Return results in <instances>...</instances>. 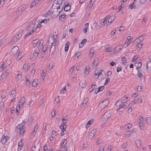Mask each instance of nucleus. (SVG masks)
Returning <instances> with one entry per match:
<instances>
[{"label": "nucleus", "instance_id": "obj_54", "mask_svg": "<svg viewBox=\"0 0 151 151\" xmlns=\"http://www.w3.org/2000/svg\"><path fill=\"white\" fill-rule=\"evenodd\" d=\"M96 129H93L91 130L90 133L95 135L96 134Z\"/></svg>", "mask_w": 151, "mask_h": 151}, {"label": "nucleus", "instance_id": "obj_9", "mask_svg": "<svg viewBox=\"0 0 151 151\" xmlns=\"http://www.w3.org/2000/svg\"><path fill=\"white\" fill-rule=\"evenodd\" d=\"M25 99L24 97L22 98L20 101L18 103V105H19V109H20V107H22L25 103Z\"/></svg>", "mask_w": 151, "mask_h": 151}, {"label": "nucleus", "instance_id": "obj_25", "mask_svg": "<svg viewBox=\"0 0 151 151\" xmlns=\"http://www.w3.org/2000/svg\"><path fill=\"white\" fill-rule=\"evenodd\" d=\"M135 132V131H134V129H133L132 131L129 130L127 132L126 134H125V135L127 136L128 137H129L131 133Z\"/></svg>", "mask_w": 151, "mask_h": 151}, {"label": "nucleus", "instance_id": "obj_31", "mask_svg": "<svg viewBox=\"0 0 151 151\" xmlns=\"http://www.w3.org/2000/svg\"><path fill=\"white\" fill-rule=\"evenodd\" d=\"M25 84L27 87H29L30 85V82L27 78L25 80Z\"/></svg>", "mask_w": 151, "mask_h": 151}, {"label": "nucleus", "instance_id": "obj_40", "mask_svg": "<svg viewBox=\"0 0 151 151\" xmlns=\"http://www.w3.org/2000/svg\"><path fill=\"white\" fill-rule=\"evenodd\" d=\"M18 40L17 39V38L16 37H14L11 40V42H12V43H14L16 42Z\"/></svg>", "mask_w": 151, "mask_h": 151}, {"label": "nucleus", "instance_id": "obj_45", "mask_svg": "<svg viewBox=\"0 0 151 151\" xmlns=\"http://www.w3.org/2000/svg\"><path fill=\"white\" fill-rule=\"evenodd\" d=\"M66 126L62 125L61 124V125L60 126V128L62 129V130H63L64 131H65L66 130Z\"/></svg>", "mask_w": 151, "mask_h": 151}, {"label": "nucleus", "instance_id": "obj_22", "mask_svg": "<svg viewBox=\"0 0 151 151\" xmlns=\"http://www.w3.org/2000/svg\"><path fill=\"white\" fill-rule=\"evenodd\" d=\"M49 21V18L45 19H44L40 20V22L42 23H43L45 24H47Z\"/></svg>", "mask_w": 151, "mask_h": 151}, {"label": "nucleus", "instance_id": "obj_56", "mask_svg": "<svg viewBox=\"0 0 151 151\" xmlns=\"http://www.w3.org/2000/svg\"><path fill=\"white\" fill-rule=\"evenodd\" d=\"M128 41H127V42H125L124 44V46L125 47H126L127 46H128L129 44V43Z\"/></svg>", "mask_w": 151, "mask_h": 151}, {"label": "nucleus", "instance_id": "obj_20", "mask_svg": "<svg viewBox=\"0 0 151 151\" xmlns=\"http://www.w3.org/2000/svg\"><path fill=\"white\" fill-rule=\"evenodd\" d=\"M39 40L38 39H36L34 40L32 42V45L33 47H35L37 46Z\"/></svg>", "mask_w": 151, "mask_h": 151}, {"label": "nucleus", "instance_id": "obj_13", "mask_svg": "<svg viewBox=\"0 0 151 151\" xmlns=\"http://www.w3.org/2000/svg\"><path fill=\"white\" fill-rule=\"evenodd\" d=\"M9 137L8 136H5L4 135H3L1 139V142L2 143L3 145L5 144L7 140V139H8Z\"/></svg>", "mask_w": 151, "mask_h": 151}, {"label": "nucleus", "instance_id": "obj_32", "mask_svg": "<svg viewBox=\"0 0 151 151\" xmlns=\"http://www.w3.org/2000/svg\"><path fill=\"white\" fill-rule=\"evenodd\" d=\"M88 101V99L87 98H84V99L82 102V105H83V107L85 106H86L87 102Z\"/></svg>", "mask_w": 151, "mask_h": 151}, {"label": "nucleus", "instance_id": "obj_14", "mask_svg": "<svg viewBox=\"0 0 151 151\" xmlns=\"http://www.w3.org/2000/svg\"><path fill=\"white\" fill-rule=\"evenodd\" d=\"M10 71L8 70H6L4 72H3L1 75V78H6L7 76L8 75Z\"/></svg>", "mask_w": 151, "mask_h": 151}, {"label": "nucleus", "instance_id": "obj_37", "mask_svg": "<svg viewBox=\"0 0 151 151\" xmlns=\"http://www.w3.org/2000/svg\"><path fill=\"white\" fill-rule=\"evenodd\" d=\"M140 141L139 140H136L135 141V143L137 147H139L140 146Z\"/></svg>", "mask_w": 151, "mask_h": 151}, {"label": "nucleus", "instance_id": "obj_49", "mask_svg": "<svg viewBox=\"0 0 151 151\" xmlns=\"http://www.w3.org/2000/svg\"><path fill=\"white\" fill-rule=\"evenodd\" d=\"M20 131V134L22 136H23L24 134V133L25 131V130L23 129H22Z\"/></svg>", "mask_w": 151, "mask_h": 151}, {"label": "nucleus", "instance_id": "obj_23", "mask_svg": "<svg viewBox=\"0 0 151 151\" xmlns=\"http://www.w3.org/2000/svg\"><path fill=\"white\" fill-rule=\"evenodd\" d=\"M70 44V43L68 42H67L65 44V52L68 51Z\"/></svg>", "mask_w": 151, "mask_h": 151}, {"label": "nucleus", "instance_id": "obj_2", "mask_svg": "<svg viewBox=\"0 0 151 151\" xmlns=\"http://www.w3.org/2000/svg\"><path fill=\"white\" fill-rule=\"evenodd\" d=\"M57 37V35H56V37L55 38L54 36L52 35L51 34L48 40V43L51 44L50 45H53L54 43H55V42H57V40L56 37Z\"/></svg>", "mask_w": 151, "mask_h": 151}, {"label": "nucleus", "instance_id": "obj_47", "mask_svg": "<svg viewBox=\"0 0 151 151\" xmlns=\"http://www.w3.org/2000/svg\"><path fill=\"white\" fill-rule=\"evenodd\" d=\"M66 91V89L65 88H65H63L61 89L60 91V93H64Z\"/></svg>", "mask_w": 151, "mask_h": 151}, {"label": "nucleus", "instance_id": "obj_46", "mask_svg": "<svg viewBox=\"0 0 151 151\" xmlns=\"http://www.w3.org/2000/svg\"><path fill=\"white\" fill-rule=\"evenodd\" d=\"M41 75L42 78V79L44 80L45 79V76L46 75L45 73H44L43 72V70L42 72V73L41 74Z\"/></svg>", "mask_w": 151, "mask_h": 151}, {"label": "nucleus", "instance_id": "obj_64", "mask_svg": "<svg viewBox=\"0 0 151 151\" xmlns=\"http://www.w3.org/2000/svg\"><path fill=\"white\" fill-rule=\"evenodd\" d=\"M46 55V53L45 52H42L41 55V57L43 58Z\"/></svg>", "mask_w": 151, "mask_h": 151}, {"label": "nucleus", "instance_id": "obj_52", "mask_svg": "<svg viewBox=\"0 0 151 151\" xmlns=\"http://www.w3.org/2000/svg\"><path fill=\"white\" fill-rule=\"evenodd\" d=\"M53 62L50 63L49 65V69L51 70L53 68Z\"/></svg>", "mask_w": 151, "mask_h": 151}, {"label": "nucleus", "instance_id": "obj_26", "mask_svg": "<svg viewBox=\"0 0 151 151\" xmlns=\"http://www.w3.org/2000/svg\"><path fill=\"white\" fill-rule=\"evenodd\" d=\"M63 0H55L53 3L54 4H61Z\"/></svg>", "mask_w": 151, "mask_h": 151}, {"label": "nucleus", "instance_id": "obj_21", "mask_svg": "<svg viewBox=\"0 0 151 151\" xmlns=\"http://www.w3.org/2000/svg\"><path fill=\"white\" fill-rule=\"evenodd\" d=\"M142 63L141 62H136L134 64V65L136 67L137 69L140 68L142 66Z\"/></svg>", "mask_w": 151, "mask_h": 151}, {"label": "nucleus", "instance_id": "obj_7", "mask_svg": "<svg viewBox=\"0 0 151 151\" xmlns=\"http://www.w3.org/2000/svg\"><path fill=\"white\" fill-rule=\"evenodd\" d=\"M111 116V113L110 111H107L103 116V119H104V120H106Z\"/></svg>", "mask_w": 151, "mask_h": 151}, {"label": "nucleus", "instance_id": "obj_34", "mask_svg": "<svg viewBox=\"0 0 151 151\" xmlns=\"http://www.w3.org/2000/svg\"><path fill=\"white\" fill-rule=\"evenodd\" d=\"M145 121L146 123L147 124H150L151 123V119L149 117H146Z\"/></svg>", "mask_w": 151, "mask_h": 151}, {"label": "nucleus", "instance_id": "obj_41", "mask_svg": "<svg viewBox=\"0 0 151 151\" xmlns=\"http://www.w3.org/2000/svg\"><path fill=\"white\" fill-rule=\"evenodd\" d=\"M22 54L21 52H19L18 54L17 59L19 60L22 58Z\"/></svg>", "mask_w": 151, "mask_h": 151}, {"label": "nucleus", "instance_id": "obj_39", "mask_svg": "<svg viewBox=\"0 0 151 151\" xmlns=\"http://www.w3.org/2000/svg\"><path fill=\"white\" fill-rule=\"evenodd\" d=\"M29 65L25 63L23 65V69H25L26 68L27 70L28 69V68H29Z\"/></svg>", "mask_w": 151, "mask_h": 151}, {"label": "nucleus", "instance_id": "obj_36", "mask_svg": "<svg viewBox=\"0 0 151 151\" xmlns=\"http://www.w3.org/2000/svg\"><path fill=\"white\" fill-rule=\"evenodd\" d=\"M0 68L1 70H3L6 68V66L4 64L1 65Z\"/></svg>", "mask_w": 151, "mask_h": 151}, {"label": "nucleus", "instance_id": "obj_43", "mask_svg": "<svg viewBox=\"0 0 151 151\" xmlns=\"http://www.w3.org/2000/svg\"><path fill=\"white\" fill-rule=\"evenodd\" d=\"M137 1L136 0H134L133 3L130 4V5H129V8L130 9H132V8H133V6L134 5V4H135L136 2Z\"/></svg>", "mask_w": 151, "mask_h": 151}, {"label": "nucleus", "instance_id": "obj_30", "mask_svg": "<svg viewBox=\"0 0 151 151\" xmlns=\"http://www.w3.org/2000/svg\"><path fill=\"white\" fill-rule=\"evenodd\" d=\"M88 25H89V24L88 23H87L86 24H85V28H84V29H83V32L85 33H86V32L87 31V29H88Z\"/></svg>", "mask_w": 151, "mask_h": 151}, {"label": "nucleus", "instance_id": "obj_59", "mask_svg": "<svg viewBox=\"0 0 151 151\" xmlns=\"http://www.w3.org/2000/svg\"><path fill=\"white\" fill-rule=\"evenodd\" d=\"M19 147H22L23 146V143L22 141L21 140L20 142H19L18 143Z\"/></svg>", "mask_w": 151, "mask_h": 151}, {"label": "nucleus", "instance_id": "obj_15", "mask_svg": "<svg viewBox=\"0 0 151 151\" xmlns=\"http://www.w3.org/2000/svg\"><path fill=\"white\" fill-rule=\"evenodd\" d=\"M35 24L34 22H31L28 24V29L29 30H31L33 29L35 27Z\"/></svg>", "mask_w": 151, "mask_h": 151}, {"label": "nucleus", "instance_id": "obj_60", "mask_svg": "<svg viewBox=\"0 0 151 151\" xmlns=\"http://www.w3.org/2000/svg\"><path fill=\"white\" fill-rule=\"evenodd\" d=\"M55 114H56V111L54 110H53V112H52L51 113L52 116V117H54L55 116Z\"/></svg>", "mask_w": 151, "mask_h": 151}, {"label": "nucleus", "instance_id": "obj_8", "mask_svg": "<svg viewBox=\"0 0 151 151\" xmlns=\"http://www.w3.org/2000/svg\"><path fill=\"white\" fill-rule=\"evenodd\" d=\"M25 122H23L22 123L19 124L18 125H17L16 128L15 130L16 132L19 131L21 129H22V128L23 127V126L25 124Z\"/></svg>", "mask_w": 151, "mask_h": 151}, {"label": "nucleus", "instance_id": "obj_18", "mask_svg": "<svg viewBox=\"0 0 151 151\" xmlns=\"http://www.w3.org/2000/svg\"><path fill=\"white\" fill-rule=\"evenodd\" d=\"M39 52V47L37 48L35 50V52L33 54V56L34 57L36 58L37 57Z\"/></svg>", "mask_w": 151, "mask_h": 151}, {"label": "nucleus", "instance_id": "obj_12", "mask_svg": "<svg viewBox=\"0 0 151 151\" xmlns=\"http://www.w3.org/2000/svg\"><path fill=\"white\" fill-rule=\"evenodd\" d=\"M128 101H127L126 102H125V103H124L118 109H117V111L118 110L120 109L121 108H124V109H126L127 108L128 106H129V104H128Z\"/></svg>", "mask_w": 151, "mask_h": 151}, {"label": "nucleus", "instance_id": "obj_19", "mask_svg": "<svg viewBox=\"0 0 151 151\" xmlns=\"http://www.w3.org/2000/svg\"><path fill=\"white\" fill-rule=\"evenodd\" d=\"M85 82V81H81L80 82L79 85L82 88H83L86 86V84Z\"/></svg>", "mask_w": 151, "mask_h": 151}, {"label": "nucleus", "instance_id": "obj_61", "mask_svg": "<svg viewBox=\"0 0 151 151\" xmlns=\"http://www.w3.org/2000/svg\"><path fill=\"white\" fill-rule=\"evenodd\" d=\"M84 44L83 43V42H81L79 44V47L80 48L83 47L84 46Z\"/></svg>", "mask_w": 151, "mask_h": 151}, {"label": "nucleus", "instance_id": "obj_4", "mask_svg": "<svg viewBox=\"0 0 151 151\" xmlns=\"http://www.w3.org/2000/svg\"><path fill=\"white\" fill-rule=\"evenodd\" d=\"M40 143H35L32 148L31 151H40Z\"/></svg>", "mask_w": 151, "mask_h": 151}, {"label": "nucleus", "instance_id": "obj_16", "mask_svg": "<svg viewBox=\"0 0 151 151\" xmlns=\"http://www.w3.org/2000/svg\"><path fill=\"white\" fill-rule=\"evenodd\" d=\"M67 140L65 139H63L62 140V142H61V148H63L65 147V145L67 143Z\"/></svg>", "mask_w": 151, "mask_h": 151}, {"label": "nucleus", "instance_id": "obj_33", "mask_svg": "<svg viewBox=\"0 0 151 151\" xmlns=\"http://www.w3.org/2000/svg\"><path fill=\"white\" fill-rule=\"evenodd\" d=\"M37 80L34 79L32 82V85L33 86H37Z\"/></svg>", "mask_w": 151, "mask_h": 151}, {"label": "nucleus", "instance_id": "obj_11", "mask_svg": "<svg viewBox=\"0 0 151 151\" xmlns=\"http://www.w3.org/2000/svg\"><path fill=\"white\" fill-rule=\"evenodd\" d=\"M146 72L151 71V61H148L146 63Z\"/></svg>", "mask_w": 151, "mask_h": 151}, {"label": "nucleus", "instance_id": "obj_63", "mask_svg": "<svg viewBox=\"0 0 151 151\" xmlns=\"http://www.w3.org/2000/svg\"><path fill=\"white\" fill-rule=\"evenodd\" d=\"M118 47H116L114 49V54L115 53H117L118 51H119V50L117 49Z\"/></svg>", "mask_w": 151, "mask_h": 151}, {"label": "nucleus", "instance_id": "obj_55", "mask_svg": "<svg viewBox=\"0 0 151 151\" xmlns=\"http://www.w3.org/2000/svg\"><path fill=\"white\" fill-rule=\"evenodd\" d=\"M98 63V62L97 59H96L94 60V61L93 63V64L94 65H95L96 66Z\"/></svg>", "mask_w": 151, "mask_h": 151}, {"label": "nucleus", "instance_id": "obj_6", "mask_svg": "<svg viewBox=\"0 0 151 151\" xmlns=\"http://www.w3.org/2000/svg\"><path fill=\"white\" fill-rule=\"evenodd\" d=\"M57 42H55V43H54V45H49L50 46V52H51L52 54H53L55 51L56 49L55 45H57Z\"/></svg>", "mask_w": 151, "mask_h": 151}, {"label": "nucleus", "instance_id": "obj_62", "mask_svg": "<svg viewBox=\"0 0 151 151\" xmlns=\"http://www.w3.org/2000/svg\"><path fill=\"white\" fill-rule=\"evenodd\" d=\"M126 126H127V129H129L132 127V125L131 124H128Z\"/></svg>", "mask_w": 151, "mask_h": 151}, {"label": "nucleus", "instance_id": "obj_48", "mask_svg": "<svg viewBox=\"0 0 151 151\" xmlns=\"http://www.w3.org/2000/svg\"><path fill=\"white\" fill-rule=\"evenodd\" d=\"M110 80V78L109 77L107 78L104 84V85H105L106 84H107V83L109 82Z\"/></svg>", "mask_w": 151, "mask_h": 151}, {"label": "nucleus", "instance_id": "obj_42", "mask_svg": "<svg viewBox=\"0 0 151 151\" xmlns=\"http://www.w3.org/2000/svg\"><path fill=\"white\" fill-rule=\"evenodd\" d=\"M1 98L2 99H4L6 96V93L3 92L1 94Z\"/></svg>", "mask_w": 151, "mask_h": 151}, {"label": "nucleus", "instance_id": "obj_53", "mask_svg": "<svg viewBox=\"0 0 151 151\" xmlns=\"http://www.w3.org/2000/svg\"><path fill=\"white\" fill-rule=\"evenodd\" d=\"M47 48L48 47L44 46L42 48V52H45L47 50Z\"/></svg>", "mask_w": 151, "mask_h": 151}, {"label": "nucleus", "instance_id": "obj_51", "mask_svg": "<svg viewBox=\"0 0 151 151\" xmlns=\"http://www.w3.org/2000/svg\"><path fill=\"white\" fill-rule=\"evenodd\" d=\"M34 117L32 116L30 117V119H28V121L29 122V123L32 122L33 121Z\"/></svg>", "mask_w": 151, "mask_h": 151}, {"label": "nucleus", "instance_id": "obj_38", "mask_svg": "<svg viewBox=\"0 0 151 151\" xmlns=\"http://www.w3.org/2000/svg\"><path fill=\"white\" fill-rule=\"evenodd\" d=\"M22 77V74L18 73L17 75L16 78H17L18 80H20L21 79Z\"/></svg>", "mask_w": 151, "mask_h": 151}, {"label": "nucleus", "instance_id": "obj_17", "mask_svg": "<svg viewBox=\"0 0 151 151\" xmlns=\"http://www.w3.org/2000/svg\"><path fill=\"white\" fill-rule=\"evenodd\" d=\"M138 76L140 78V80L142 81H144V80L143 78H144V76H142L143 75L141 71H140L139 70H138Z\"/></svg>", "mask_w": 151, "mask_h": 151}, {"label": "nucleus", "instance_id": "obj_44", "mask_svg": "<svg viewBox=\"0 0 151 151\" xmlns=\"http://www.w3.org/2000/svg\"><path fill=\"white\" fill-rule=\"evenodd\" d=\"M94 135H93V134H92L91 133H90L88 135V137L89 139H91L92 138L94 137Z\"/></svg>", "mask_w": 151, "mask_h": 151}, {"label": "nucleus", "instance_id": "obj_5", "mask_svg": "<svg viewBox=\"0 0 151 151\" xmlns=\"http://www.w3.org/2000/svg\"><path fill=\"white\" fill-rule=\"evenodd\" d=\"M19 49V47L17 46H14L12 49L10 53L12 55H15Z\"/></svg>", "mask_w": 151, "mask_h": 151}, {"label": "nucleus", "instance_id": "obj_24", "mask_svg": "<svg viewBox=\"0 0 151 151\" xmlns=\"http://www.w3.org/2000/svg\"><path fill=\"white\" fill-rule=\"evenodd\" d=\"M140 42L141 41H140L137 38L135 40L133 41V43L136 45L140 43Z\"/></svg>", "mask_w": 151, "mask_h": 151}, {"label": "nucleus", "instance_id": "obj_50", "mask_svg": "<svg viewBox=\"0 0 151 151\" xmlns=\"http://www.w3.org/2000/svg\"><path fill=\"white\" fill-rule=\"evenodd\" d=\"M66 17L65 14H62L60 15L59 17V19L60 20L62 19V18L64 19L65 17Z\"/></svg>", "mask_w": 151, "mask_h": 151}, {"label": "nucleus", "instance_id": "obj_3", "mask_svg": "<svg viewBox=\"0 0 151 151\" xmlns=\"http://www.w3.org/2000/svg\"><path fill=\"white\" fill-rule=\"evenodd\" d=\"M108 103L109 101L108 100L106 99L99 104V108L101 109H104L107 106Z\"/></svg>", "mask_w": 151, "mask_h": 151}, {"label": "nucleus", "instance_id": "obj_29", "mask_svg": "<svg viewBox=\"0 0 151 151\" xmlns=\"http://www.w3.org/2000/svg\"><path fill=\"white\" fill-rule=\"evenodd\" d=\"M63 121V123L62 124V125L66 126V124L67 122V119L65 117H64L62 119Z\"/></svg>", "mask_w": 151, "mask_h": 151}, {"label": "nucleus", "instance_id": "obj_1", "mask_svg": "<svg viewBox=\"0 0 151 151\" xmlns=\"http://www.w3.org/2000/svg\"><path fill=\"white\" fill-rule=\"evenodd\" d=\"M115 16L113 14L108 15L105 17L106 24L108 25V23L109 24L113 22L115 18Z\"/></svg>", "mask_w": 151, "mask_h": 151}, {"label": "nucleus", "instance_id": "obj_28", "mask_svg": "<svg viewBox=\"0 0 151 151\" xmlns=\"http://www.w3.org/2000/svg\"><path fill=\"white\" fill-rule=\"evenodd\" d=\"M93 122V120L92 119L91 120L88 121L87 123L86 124V127L87 128L89 127Z\"/></svg>", "mask_w": 151, "mask_h": 151}, {"label": "nucleus", "instance_id": "obj_27", "mask_svg": "<svg viewBox=\"0 0 151 151\" xmlns=\"http://www.w3.org/2000/svg\"><path fill=\"white\" fill-rule=\"evenodd\" d=\"M71 8L70 6L69 5H66L64 7V10L65 11H69Z\"/></svg>", "mask_w": 151, "mask_h": 151}, {"label": "nucleus", "instance_id": "obj_58", "mask_svg": "<svg viewBox=\"0 0 151 151\" xmlns=\"http://www.w3.org/2000/svg\"><path fill=\"white\" fill-rule=\"evenodd\" d=\"M22 36V35L20 34H19L17 35H16L15 36V37H16L17 38V39L18 40Z\"/></svg>", "mask_w": 151, "mask_h": 151}, {"label": "nucleus", "instance_id": "obj_10", "mask_svg": "<svg viewBox=\"0 0 151 151\" xmlns=\"http://www.w3.org/2000/svg\"><path fill=\"white\" fill-rule=\"evenodd\" d=\"M38 124H36L35 126L34 127L33 131L32 132L31 134V137H33L35 135L36 132L38 130Z\"/></svg>", "mask_w": 151, "mask_h": 151}, {"label": "nucleus", "instance_id": "obj_57", "mask_svg": "<svg viewBox=\"0 0 151 151\" xmlns=\"http://www.w3.org/2000/svg\"><path fill=\"white\" fill-rule=\"evenodd\" d=\"M139 40L141 42V41H142L144 40V38L143 37V35H142L141 36H139L138 38Z\"/></svg>", "mask_w": 151, "mask_h": 151}, {"label": "nucleus", "instance_id": "obj_35", "mask_svg": "<svg viewBox=\"0 0 151 151\" xmlns=\"http://www.w3.org/2000/svg\"><path fill=\"white\" fill-rule=\"evenodd\" d=\"M122 104V102L121 101H118L116 104V106L118 107H119L121 106Z\"/></svg>", "mask_w": 151, "mask_h": 151}]
</instances>
